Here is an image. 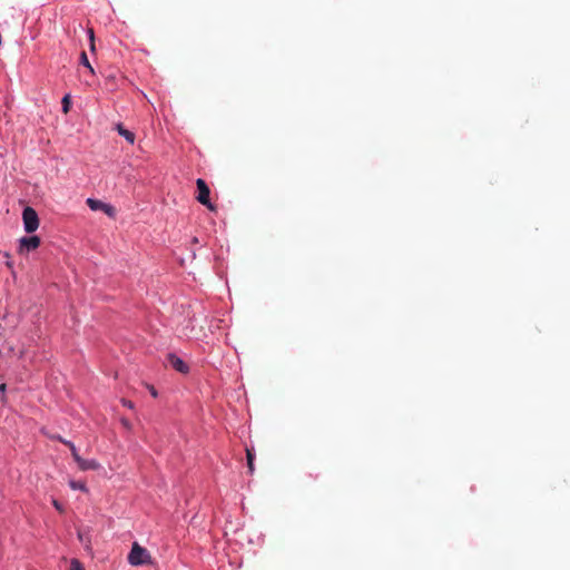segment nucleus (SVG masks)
<instances>
[{"label":"nucleus","instance_id":"1","mask_svg":"<svg viewBox=\"0 0 570 570\" xmlns=\"http://www.w3.org/2000/svg\"><path fill=\"white\" fill-rule=\"evenodd\" d=\"M22 220H23L24 230L28 234L36 232L39 227V217H38L37 212L32 207L27 206L23 209Z\"/></svg>","mask_w":570,"mask_h":570},{"label":"nucleus","instance_id":"2","mask_svg":"<svg viewBox=\"0 0 570 570\" xmlns=\"http://www.w3.org/2000/svg\"><path fill=\"white\" fill-rule=\"evenodd\" d=\"M196 185H197V190H198V195L196 196V199L202 205L206 206L209 210L214 212L215 206L210 203V199H209V195H210L209 187L207 186L205 180L202 178H198L196 180Z\"/></svg>","mask_w":570,"mask_h":570},{"label":"nucleus","instance_id":"3","mask_svg":"<svg viewBox=\"0 0 570 570\" xmlns=\"http://www.w3.org/2000/svg\"><path fill=\"white\" fill-rule=\"evenodd\" d=\"M149 556L147 550L141 548L138 543H134L131 551L128 556V561L132 566H140L148 562Z\"/></svg>","mask_w":570,"mask_h":570},{"label":"nucleus","instance_id":"4","mask_svg":"<svg viewBox=\"0 0 570 570\" xmlns=\"http://www.w3.org/2000/svg\"><path fill=\"white\" fill-rule=\"evenodd\" d=\"M40 246V238L38 236L21 237L19 239L18 253L23 255Z\"/></svg>","mask_w":570,"mask_h":570},{"label":"nucleus","instance_id":"5","mask_svg":"<svg viewBox=\"0 0 570 570\" xmlns=\"http://www.w3.org/2000/svg\"><path fill=\"white\" fill-rule=\"evenodd\" d=\"M86 203L91 210H101L109 217H115L116 215L115 208L111 205L106 204L101 200L88 198Z\"/></svg>","mask_w":570,"mask_h":570},{"label":"nucleus","instance_id":"6","mask_svg":"<svg viewBox=\"0 0 570 570\" xmlns=\"http://www.w3.org/2000/svg\"><path fill=\"white\" fill-rule=\"evenodd\" d=\"M75 461L81 471H88V470L96 471V470L100 469V463L96 460H86V459H82L80 455H76Z\"/></svg>","mask_w":570,"mask_h":570},{"label":"nucleus","instance_id":"7","mask_svg":"<svg viewBox=\"0 0 570 570\" xmlns=\"http://www.w3.org/2000/svg\"><path fill=\"white\" fill-rule=\"evenodd\" d=\"M168 363L180 373L188 372V366L185 364V362L174 354L168 355Z\"/></svg>","mask_w":570,"mask_h":570},{"label":"nucleus","instance_id":"8","mask_svg":"<svg viewBox=\"0 0 570 570\" xmlns=\"http://www.w3.org/2000/svg\"><path fill=\"white\" fill-rule=\"evenodd\" d=\"M116 129L120 136H122L129 144L135 142V134L126 129L121 124L116 126Z\"/></svg>","mask_w":570,"mask_h":570},{"label":"nucleus","instance_id":"9","mask_svg":"<svg viewBox=\"0 0 570 570\" xmlns=\"http://www.w3.org/2000/svg\"><path fill=\"white\" fill-rule=\"evenodd\" d=\"M78 539L87 550L91 549V539H90L89 532L87 530H79Z\"/></svg>","mask_w":570,"mask_h":570},{"label":"nucleus","instance_id":"10","mask_svg":"<svg viewBox=\"0 0 570 570\" xmlns=\"http://www.w3.org/2000/svg\"><path fill=\"white\" fill-rule=\"evenodd\" d=\"M246 459H247V466H248L249 473H253L255 470L254 469L255 455H254L253 449H249V448L246 449Z\"/></svg>","mask_w":570,"mask_h":570},{"label":"nucleus","instance_id":"11","mask_svg":"<svg viewBox=\"0 0 570 570\" xmlns=\"http://www.w3.org/2000/svg\"><path fill=\"white\" fill-rule=\"evenodd\" d=\"M80 63L83 67H86L91 75L95 73V70H94L92 66L90 65L89 59L87 57V53L85 51H82L81 55H80Z\"/></svg>","mask_w":570,"mask_h":570},{"label":"nucleus","instance_id":"12","mask_svg":"<svg viewBox=\"0 0 570 570\" xmlns=\"http://www.w3.org/2000/svg\"><path fill=\"white\" fill-rule=\"evenodd\" d=\"M61 443L66 444L69 450L71 451V455L73 458V460L76 459V455H79L78 451H77V448L75 446V444L70 441H67L65 439H62L61 436H58L57 438Z\"/></svg>","mask_w":570,"mask_h":570},{"label":"nucleus","instance_id":"13","mask_svg":"<svg viewBox=\"0 0 570 570\" xmlns=\"http://www.w3.org/2000/svg\"><path fill=\"white\" fill-rule=\"evenodd\" d=\"M69 485L72 490H80L83 492H88V488H87L86 483H83V482L71 480L69 482Z\"/></svg>","mask_w":570,"mask_h":570},{"label":"nucleus","instance_id":"14","mask_svg":"<svg viewBox=\"0 0 570 570\" xmlns=\"http://www.w3.org/2000/svg\"><path fill=\"white\" fill-rule=\"evenodd\" d=\"M89 42H90V51L94 52L96 50L95 46V32L94 29H88Z\"/></svg>","mask_w":570,"mask_h":570},{"label":"nucleus","instance_id":"15","mask_svg":"<svg viewBox=\"0 0 570 570\" xmlns=\"http://www.w3.org/2000/svg\"><path fill=\"white\" fill-rule=\"evenodd\" d=\"M70 570H85L82 563L78 559H71Z\"/></svg>","mask_w":570,"mask_h":570},{"label":"nucleus","instance_id":"16","mask_svg":"<svg viewBox=\"0 0 570 570\" xmlns=\"http://www.w3.org/2000/svg\"><path fill=\"white\" fill-rule=\"evenodd\" d=\"M62 111L65 114H67L69 111V108H70V96L69 95H66L63 98H62Z\"/></svg>","mask_w":570,"mask_h":570},{"label":"nucleus","instance_id":"17","mask_svg":"<svg viewBox=\"0 0 570 570\" xmlns=\"http://www.w3.org/2000/svg\"><path fill=\"white\" fill-rule=\"evenodd\" d=\"M121 402H122L124 406H126L128 409H134V403L131 401L122 399Z\"/></svg>","mask_w":570,"mask_h":570},{"label":"nucleus","instance_id":"18","mask_svg":"<svg viewBox=\"0 0 570 570\" xmlns=\"http://www.w3.org/2000/svg\"><path fill=\"white\" fill-rule=\"evenodd\" d=\"M52 504H53V507H55L59 512H61V513L63 512V508H62V505H61L57 500H53V501H52Z\"/></svg>","mask_w":570,"mask_h":570},{"label":"nucleus","instance_id":"19","mask_svg":"<svg viewBox=\"0 0 570 570\" xmlns=\"http://www.w3.org/2000/svg\"><path fill=\"white\" fill-rule=\"evenodd\" d=\"M121 423L125 428L130 429V423L127 419H121Z\"/></svg>","mask_w":570,"mask_h":570},{"label":"nucleus","instance_id":"20","mask_svg":"<svg viewBox=\"0 0 570 570\" xmlns=\"http://www.w3.org/2000/svg\"><path fill=\"white\" fill-rule=\"evenodd\" d=\"M150 393L154 397L157 396V391L153 386L150 387Z\"/></svg>","mask_w":570,"mask_h":570},{"label":"nucleus","instance_id":"21","mask_svg":"<svg viewBox=\"0 0 570 570\" xmlns=\"http://www.w3.org/2000/svg\"><path fill=\"white\" fill-rule=\"evenodd\" d=\"M6 265H7L9 268H12V267H13V264H12V262H11V261H8V262L6 263Z\"/></svg>","mask_w":570,"mask_h":570},{"label":"nucleus","instance_id":"22","mask_svg":"<svg viewBox=\"0 0 570 570\" xmlns=\"http://www.w3.org/2000/svg\"><path fill=\"white\" fill-rule=\"evenodd\" d=\"M4 389H6V384H1L0 385V391H4Z\"/></svg>","mask_w":570,"mask_h":570},{"label":"nucleus","instance_id":"23","mask_svg":"<svg viewBox=\"0 0 570 570\" xmlns=\"http://www.w3.org/2000/svg\"><path fill=\"white\" fill-rule=\"evenodd\" d=\"M193 243H194V244H197V243H198L197 237H194V238H193Z\"/></svg>","mask_w":570,"mask_h":570}]
</instances>
